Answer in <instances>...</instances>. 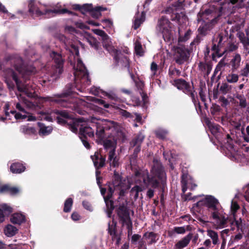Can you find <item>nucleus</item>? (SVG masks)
I'll return each mask as SVG.
<instances>
[{
    "label": "nucleus",
    "mask_w": 249,
    "mask_h": 249,
    "mask_svg": "<svg viewBox=\"0 0 249 249\" xmlns=\"http://www.w3.org/2000/svg\"><path fill=\"white\" fill-rule=\"evenodd\" d=\"M157 179L163 182L166 179V174L160 162L157 159H154L150 175H148L147 170L142 173H136L134 180L136 184L131 189L130 195L134 196L135 199H137L139 193L145 190L149 185L153 188L157 187L159 184Z\"/></svg>",
    "instance_id": "nucleus-1"
},
{
    "label": "nucleus",
    "mask_w": 249,
    "mask_h": 249,
    "mask_svg": "<svg viewBox=\"0 0 249 249\" xmlns=\"http://www.w3.org/2000/svg\"><path fill=\"white\" fill-rule=\"evenodd\" d=\"M93 127H95L96 135L102 139L104 137V133L106 131L111 130L110 133L113 141L110 139L107 140L104 143L106 149L110 148L108 153V161L111 166L118 167L119 165V158L116 155L115 150V144L117 140L122 135L120 126L115 122L111 121H99L95 123H92Z\"/></svg>",
    "instance_id": "nucleus-2"
},
{
    "label": "nucleus",
    "mask_w": 249,
    "mask_h": 249,
    "mask_svg": "<svg viewBox=\"0 0 249 249\" xmlns=\"http://www.w3.org/2000/svg\"><path fill=\"white\" fill-rule=\"evenodd\" d=\"M57 37L64 43L66 49L69 51L76 61V64L73 66L74 81L77 88L79 89V86H80L81 90H83L90 84V81L87 70L79 58L78 49L63 35H58Z\"/></svg>",
    "instance_id": "nucleus-3"
},
{
    "label": "nucleus",
    "mask_w": 249,
    "mask_h": 249,
    "mask_svg": "<svg viewBox=\"0 0 249 249\" xmlns=\"http://www.w3.org/2000/svg\"><path fill=\"white\" fill-rule=\"evenodd\" d=\"M198 206H205L208 208L211 218L217 230L224 228L227 226L228 218L222 209L218 200L212 196H206L199 200Z\"/></svg>",
    "instance_id": "nucleus-4"
},
{
    "label": "nucleus",
    "mask_w": 249,
    "mask_h": 249,
    "mask_svg": "<svg viewBox=\"0 0 249 249\" xmlns=\"http://www.w3.org/2000/svg\"><path fill=\"white\" fill-rule=\"evenodd\" d=\"M8 76L12 77L13 80L16 82L18 90L22 92V94L18 96L19 102L16 105V107L19 111L24 113H26L24 107L26 106L28 108H32L34 104L26 99L23 96L26 95L30 98H35L36 96L35 87L30 86L28 84H22L18 79L15 72L13 70H10L8 72Z\"/></svg>",
    "instance_id": "nucleus-5"
},
{
    "label": "nucleus",
    "mask_w": 249,
    "mask_h": 249,
    "mask_svg": "<svg viewBox=\"0 0 249 249\" xmlns=\"http://www.w3.org/2000/svg\"><path fill=\"white\" fill-rule=\"evenodd\" d=\"M114 180L113 183L108 186V194L107 196H105L106 189L103 188H101V194L104 196V200L107 206V213L108 217H110L112 211L114 209L113 204L112 200H110L114 192L118 193L120 196L123 195L125 191L130 187L124 188L121 182L120 177L118 174L115 172L114 173Z\"/></svg>",
    "instance_id": "nucleus-6"
},
{
    "label": "nucleus",
    "mask_w": 249,
    "mask_h": 249,
    "mask_svg": "<svg viewBox=\"0 0 249 249\" xmlns=\"http://www.w3.org/2000/svg\"><path fill=\"white\" fill-rule=\"evenodd\" d=\"M92 124H88L85 122H83L81 119L75 121L70 126V129L73 133H77L79 130V137L83 145L87 149L90 148V144L87 140V137H92L94 136L93 129Z\"/></svg>",
    "instance_id": "nucleus-7"
},
{
    "label": "nucleus",
    "mask_w": 249,
    "mask_h": 249,
    "mask_svg": "<svg viewBox=\"0 0 249 249\" xmlns=\"http://www.w3.org/2000/svg\"><path fill=\"white\" fill-rule=\"evenodd\" d=\"M29 12L34 17H39L43 15H47L48 17L53 16L54 14H64L72 13L66 9L48 10L45 5L41 4L37 0H30L29 2Z\"/></svg>",
    "instance_id": "nucleus-8"
},
{
    "label": "nucleus",
    "mask_w": 249,
    "mask_h": 249,
    "mask_svg": "<svg viewBox=\"0 0 249 249\" xmlns=\"http://www.w3.org/2000/svg\"><path fill=\"white\" fill-rule=\"evenodd\" d=\"M70 93V92L65 93L62 95H58L56 98L47 97L46 99L48 101L56 102L62 107L71 108L75 110L80 106L85 105V102L81 100L69 97Z\"/></svg>",
    "instance_id": "nucleus-9"
},
{
    "label": "nucleus",
    "mask_w": 249,
    "mask_h": 249,
    "mask_svg": "<svg viewBox=\"0 0 249 249\" xmlns=\"http://www.w3.org/2000/svg\"><path fill=\"white\" fill-rule=\"evenodd\" d=\"M214 15V12L211 10H206L202 13L201 19L199 20H204V23L201 25L198 28V31L202 36H205L212 28V26L216 22V18Z\"/></svg>",
    "instance_id": "nucleus-10"
},
{
    "label": "nucleus",
    "mask_w": 249,
    "mask_h": 249,
    "mask_svg": "<svg viewBox=\"0 0 249 249\" xmlns=\"http://www.w3.org/2000/svg\"><path fill=\"white\" fill-rule=\"evenodd\" d=\"M51 56L54 60L55 65L52 68L50 72L51 78L49 81H53L59 77L63 72V61L61 56L54 52L51 53Z\"/></svg>",
    "instance_id": "nucleus-11"
},
{
    "label": "nucleus",
    "mask_w": 249,
    "mask_h": 249,
    "mask_svg": "<svg viewBox=\"0 0 249 249\" xmlns=\"http://www.w3.org/2000/svg\"><path fill=\"white\" fill-rule=\"evenodd\" d=\"M170 22L165 17L160 18L158 21L157 30L161 33L165 41H169L172 38Z\"/></svg>",
    "instance_id": "nucleus-12"
},
{
    "label": "nucleus",
    "mask_w": 249,
    "mask_h": 249,
    "mask_svg": "<svg viewBox=\"0 0 249 249\" xmlns=\"http://www.w3.org/2000/svg\"><path fill=\"white\" fill-rule=\"evenodd\" d=\"M11 63L14 65L15 68L23 78H26V75L34 73L35 68L33 67H26L21 66L22 60L20 56L17 55L11 59Z\"/></svg>",
    "instance_id": "nucleus-13"
},
{
    "label": "nucleus",
    "mask_w": 249,
    "mask_h": 249,
    "mask_svg": "<svg viewBox=\"0 0 249 249\" xmlns=\"http://www.w3.org/2000/svg\"><path fill=\"white\" fill-rule=\"evenodd\" d=\"M74 8L79 9L84 14L87 12H90L91 16L96 18H98L101 16L100 11L106 10V8L101 6L96 7L93 9L92 5L88 4H84L82 6L76 5L74 6Z\"/></svg>",
    "instance_id": "nucleus-14"
},
{
    "label": "nucleus",
    "mask_w": 249,
    "mask_h": 249,
    "mask_svg": "<svg viewBox=\"0 0 249 249\" xmlns=\"http://www.w3.org/2000/svg\"><path fill=\"white\" fill-rule=\"evenodd\" d=\"M119 216L123 221L124 224L126 225L128 229V235L132 234V222L129 216L128 212L124 207H120L118 211Z\"/></svg>",
    "instance_id": "nucleus-15"
},
{
    "label": "nucleus",
    "mask_w": 249,
    "mask_h": 249,
    "mask_svg": "<svg viewBox=\"0 0 249 249\" xmlns=\"http://www.w3.org/2000/svg\"><path fill=\"white\" fill-rule=\"evenodd\" d=\"M227 3H223L220 8L221 12H226V11L232 12L233 10L230 8L232 7L233 8L235 7L241 8L244 6V0H226Z\"/></svg>",
    "instance_id": "nucleus-16"
},
{
    "label": "nucleus",
    "mask_w": 249,
    "mask_h": 249,
    "mask_svg": "<svg viewBox=\"0 0 249 249\" xmlns=\"http://www.w3.org/2000/svg\"><path fill=\"white\" fill-rule=\"evenodd\" d=\"M103 45L104 48L110 54L114 55V58L118 63H121L119 60L120 52L116 50L112 45V42L108 36L107 38L103 40Z\"/></svg>",
    "instance_id": "nucleus-17"
},
{
    "label": "nucleus",
    "mask_w": 249,
    "mask_h": 249,
    "mask_svg": "<svg viewBox=\"0 0 249 249\" xmlns=\"http://www.w3.org/2000/svg\"><path fill=\"white\" fill-rule=\"evenodd\" d=\"M189 52L184 47H178L176 52V61L177 63L181 64L187 60L189 57Z\"/></svg>",
    "instance_id": "nucleus-18"
},
{
    "label": "nucleus",
    "mask_w": 249,
    "mask_h": 249,
    "mask_svg": "<svg viewBox=\"0 0 249 249\" xmlns=\"http://www.w3.org/2000/svg\"><path fill=\"white\" fill-rule=\"evenodd\" d=\"M182 190L185 193L187 188L194 189L196 185L194 183L192 178L187 175H183L182 177Z\"/></svg>",
    "instance_id": "nucleus-19"
},
{
    "label": "nucleus",
    "mask_w": 249,
    "mask_h": 249,
    "mask_svg": "<svg viewBox=\"0 0 249 249\" xmlns=\"http://www.w3.org/2000/svg\"><path fill=\"white\" fill-rule=\"evenodd\" d=\"M174 85L179 89H181L184 92L189 94L190 93L192 97L194 96V93L191 91V88L189 84L184 80L177 79L174 81Z\"/></svg>",
    "instance_id": "nucleus-20"
},
{
    "label": "nucleus",
    "mask_w": 249,
    "mask_h": 249,
    "mask_svg": "<svg viewBox=\"0 0 249 249\" xmlns=\"http://www.w3.org/2000/svg\"><path fill=\"white\" fill-rule=\"evenodd\" d=\"M193 234L189 233L188 235L182 238L181 240H179L175 245V248L176 249H183L184 248L187 247L189 244L191 239L192 238Z\"/></svg>",
    "instance_id": "nucleus-21"
},
{
    "label": "nucleus",
    "mask_w": 249,
    "mask_h": 249,
    "mask_svg": "<svg viewBox=\"0 0 249 249\" xmlns=\"http://www.w3.org/2000/svg\"><path fill=\"white\" fill-rule=\"evenodd\" d=\"M241 57L239 53L235 54L230 61L232 72L237 70L241 65Z\"/></svg>",
    "instance_id": "nucleus-22"
},
{
    "label": "nucleus",
    "mask_w": 249,
    "mask_h": 249,
    "mask_svg": "<svg viewBox=\"0 0 249 249\" xmlns=\"http://www.w3.org/2000/svg\"><path fill=\"white\" fill-rule=\"evenodd\" d=\"M26 220L25 216L21 213H15L11 215V222L15 224L20 225Z\"/></svg>",
    "instance_id": "nucleus-23"
},
{
    "label": "nucleus",
    "mask_w": 249,
    "mask_h": 249,
    "mask_svg": "<svg viewBox=\"0 0 249 249\" xmlns=\"http://www.w3.org/2000/svg\"><path fill=\"white\" fill-rule=\"evenodd\" d=\"M98 153H95L94 156H91V158L94 163V166L96 168L103 167L105 163V159L103 158H98Z\"/></svg>",
    "instance_id": "nucleus-24"
},
{
    "label": "nucleus",
    "mask_w": 249,
    "mask_h": 249,
    "mask_svg": "<svg viewBox=\"0 0 249 249\" xmlns=\"http://www.w3.org/2000/svg\"><path fill=\"white\" fill-rule=\"evenodd\" d=\"M144 139V136L142 135H139L137 138H136L134 140H133L131 142V144L133 146H136L135 152H139L140 151V145Z\"/></svg>",
    "instance_id": "nucleus-25"
},
{
    "label": "nucleus",
    "mask_w": 249,
    "mask_h": 249,
    "mask_svg": "<svg viewBox=\"0 0 249 249\" xmlns=\"http://www.w3.org/2000/svg\"><path fill=\"white\" fill-rule=\"evenodd\" d=\"M145 20V14L142 12L141 14H137L135 17L133 27L137 29Z\"/></svg>",
    "instance_id": "nucleus-26"
},
{
    "label": "nucleus",
    "mask_w": 249,
    "mask_h": 249,
    "mask_svg": "<svg viewBox=\"0 0 249 249\" xmlns=\"http://www.w3.org/2000/svg\"><path fill=\"white\" fill-rule=\"evenodd\" d=\"M84 39L95 50H98L99 43L95 38L88 34H86L84 36Z\"/></svg>",
    "instance_id": "nucleus-27"
},
{
    "label": "nucleus",
    "mask_w": 249,
    "mask_h": 249,
    "mask_svg": "<svg viewBox=\"0 0 249 249\" xmlns=\"http://www.w3.org/2000/svg\"><path fill=\"white\" fill-rule=\"evenodd\" d=\"M4 231L7 236L12 237L16 234L18 229L15 226L8 224L5 227Z\"/></svg>",
    "instance_id": "nucleus-28"
},
{
    "label": "nucleus",
    "mask_w": 249,
    "mask_h": 249,
    "mask_svg": "<svg viewBox=\"0 0 249 249\" xmlns=\"http://www.w3.org/2000/svg\"><path fill=\"white\" fill-rule=\"evenodd\" d=\"M207 235L212 239L213 245H217L219 243L218 234L217 232L212 230H208Z\"/></svg>",
    "instance_id": "nucleus-29"
},
{
    "label": "nucleus",
    "mask_w": 249,
    "mask_h": 249,
    "mask_svg": "<svg viewBox=\"0 0 249 249\" xmlns=\"http://www.w3.org/2000/svg\"><path fill=\"white\" fill-rule=\"evenodd\" d=\"M25 167L21 164L16 163L12 164L10 166V171L15 174H19L25 170Z\"/></svg>",
    "instance_id": "nucleus-30"
},
{
    "label": "nucleus",
    "mask_w": 249,
    "mask_h": 249,
    "mask_svg": "<svg viewBox=\"0 0 249 249\" xmlns=\"http://www.w3.org/2000/svg\"><path fill=\"white\" fill-rule=\"evenodd\" d=\"M38 125L40 128L39 131V134L40 135H48L51 133L52 131V128L51 126H46L40 123H38Z\"/></svg>",
    "instance_id": "nucleus-31"
},
{
    "label": "nucleus",
    "mask_w": 249,
    "mask_h": 249,
    "mask_svg": "<svg viewBox=\"0 0 249 249\" xmlns=\"http://www.w3.org/2000/svg\"><path fill=\"white\" fill-rule=\"evenodd\" d=\"M243 237V235L241 233H238L234 236H232L228 243V246L230 247H232L234 245H237L238 241L241 240Z\"/></svg>",
    "instance_id": "nucleus-32"
},
{
    "label": "nucleus",
    "mask_w": 249,
    "mask_h": 249,
    "mask_svg": "<svg viewBox=\"0 0 249 249\" xmlns=\"http://www.w3.org/2000/svg\"><path fill=\"white\" fill-rule=\"evenodd\" d=\"M20 131L25 134L31 135L36 132L35 129L33 127H28L26 125H23L20 127Z\"/></svg>",
    "instance_id": "nucleus-33"
},
{
    "label": "nucleus",
    "mask_w": 249,
    "mask_h": 249,
    "mask_svg": "<svg viewBox=\"0 0 249 249\" xmlns=\"http://www.w3.org/2000/svg\"><path fill=\"white\" fill-rule=\"evenodd\" d=\"M208 125L212 133L214 135H216L220 130V126L218 124L210 122H208Z\"/></svg>",
    "instance_id": "nucleus-34"
},
{
    "label": "nucleus",
    "mask_w": 249,
    "mask_h": 249,
    "mask_svg": "<svg viewBox=\"0 0 249 249\" xmlns=\"http://www.w3.org/2000/svg\"><path fill=\"white\" fill-rule=\"evenodd\" d=\"M239 76L237 74L233 73H229L226 77L227 81L230 83H236L238 81Z\"/></svg>",
    "instance_id": "nucleus-35"
},
{
    "label": "nucleus",
    "mask_w": 249,
    "mask_h": 249,
    "mask_svg": "<svg viewBox=\"0 0 249 249\" xmlns=\"http://www.w3.org/2000/svg\"><path fill=\"white\" fill-rule=\"evenodd\" d=\"M73 200L71 198L67 199L64 203V212L68 213L71 211Z\"/></svg>",
    "instance_id": "nucleus-36"
},
{
    "label": "nucleus",
    "mask_w": 249,
    "mask_h": 249,
    "mask_svg": "<svg viewBox=\"0 0 249 249\" xmlns=\"http://www.w3.org/2000/svg\"><path fill=\"white\" fill-rule=\"evenodd\" d=\"M179 37L178 38V41L180 42H184V41H187V40H188L189 39V38L191 36L192 32L191 30H188V31H187L185 32L184 36H183L181 35L179 32Z\"/></svg>",
    "instance_id": "nucleus-37"
},
{
    "label": "nucleus",
    "mask_w": 249,
    "mask_h": 249,
    "mask_svg": "<svg viewBox=\"0 0 249 249\" xmlns=\"http://www.w3.org/2000/svg\"><path fill=\"white\" fill-rule=\"evenodd\" d=\"M135 51L137 55L142 56L143 53V51L142 47L141 44L136 41L135 43Z\"/></svg>",
    "instance_id": "nucleus-38"
},
{
    "label": "nucleus",
    "mask_w": 249,
    "mask_h": 249,
    "mask_svg": "<svg viewBox=\"0 0 249 249\" xmlns=\"http://www.w3.org/2000/svg\"><path fill=\"white\" fill-rule=\"evenodd\" d=\"M144 236L149 240V243L150 244L156 242V234L152 232L145 233Z\"/></svg>",
    "instance_id": "nucleus-39"
},
{
    "label": "nucleus",
    "mask_w": 249,
    "mask_h": 249,
    "mask_svg": "<svg viewBox=\"0 0 249 249\" xmlns=\"http://www.w3.org/2000/svg\"><path fill=\"white\" fill-rule=\"evenodd\" d=\"M239 208V206L238 204L235 201L232 200L231 202V211L234 218H235V213Z\"/></svg>",
    "instance_id": "nucleus-40"
},
{
    "label": "nucleus",
    "mask_w": 249,
    "mask_h": 249,
    "mask_svg": "<svg viewBox=\"0 0 249 249\" xmlns=\"http://www.w3.org/2000/svg\"><path fill=\"white\" fill-rule=\"evenodd\" d=\"M240 75L243 76H248L249 74V63H246L243 68L240 71Z\"/></svg>",
    "instance_id": "nucleus-41"
},
{
    "label": "nucleus",
    "mask_w": 249,
    "mask_h": 249,
    "mask_svg": "<svg viewBox=\"0 0 249 249\" xmlns=\"http://www.w3.org/2000/svg\"><path fill=\"white\" fill-rule=\"evenodd\" d=\"M167 133V130L163 129H159L156 131V135L160 139H164Z\"/></svg>",
    "instance_id": "nucleus-42"
},
{
    "label": "nucleus",
    "mask_w": 249,
    "mask_h": 249,
    "mask_svg": "<svg viewBox=\"0 0 249 249\" xmlns=\"http://www.w3.org/2000/svg\"><path fill=\"white\" fill-rule=\"evenodd\" d=\"M8 194L14 196L18 194L20 192V189L16 187H12L9 185Z\"/></svg>",
    "instance_id": "nucleus-43"
},
{
    "label": "nucleus",
    "mask_w": 249,
    "mask_h": 249,
    "mask_svg": "<svg viewBox=\"0 0 249 249\" xmlns=\"http://www.w3.org/2000/svg\"><path fill=\"white\" fill-rule=\"evenodd\" d=\"M231 230H233L234 229V226L239 229L241 226V218H239V220H234V221L231 222Z\"/></svg>",
    "instance_id": "nucleus-44"
},
{
    "label": "nucleus",
    "mask_w": 249,
    "mask_h": 249,
    "mask_svg": "<svg viewBox=\"0 0 249 249\" xmlns=\"http://www.w3.org/2000/svg\"><path fill=\"white\" fill-rule=\"evenodd\" d=\"M93 32L95 34L101 36L102 37V40L105 38H107V36H108L104 31L101 30L95 29L93 30Z\"/></svg>",
    "instance_id": "nucleus-45"
},
{
    "label": "nucleus",
    "mask_w": 249,
    "mask_h": 249,
    "mask_svg": "<svg viewBox=\"0 0 249 249\" xmlns=\"http://www.w3.org/2000/svg\"><path fill=\"white\" fill-rule=\"evenodd\" d=\"M0 207L4 212H7L8 213H10L12 212V208L6 204L2 203L0 204Z\"/></svg>",
    "instance_id": "nucleus-46"
},
{
    "label": "nucleus",
    "mask_w": 249,
    "mask_h": 249,
    "mask_svg": "<svg viewBox=\"0 0 249 249\" xmlns=\"http://www.w3.org/2000/svg\"><path fill=\"white\" fill-rule=\"evenodd\" d=\"M173 230L178 234H184L186 231L184 227H176L174 228Z\"/></svg>",
    "instance_id": "nucleus-47"
},
{
    "label": "nucleus",
    "mask_w": 249,
    "mask_h": 249,
    "mask_svg": "<svg viewBox=\"0 0 249 249\" xmlns=\"http://www.w3.org/2000/svg\"><path fill=\"white\" fill-rule=\"evenodd\" d=\"M11 113H12L13 114H15V117L17 119H25L27 118V115H25V114L23 115L19 113H17L15 111H11Z\"/></svg>",
    "instance_id": "nucleus-48"
},
{
    "label": "nucleus",
    "mask_w": 249,
    "mask_h": 249,
    "mask_svg": "<svg viewBox=\"0 0 249 249\" xmlns=\"http://www.w3.org/2000/svg\"><path fill=\"white\" fill-rule=\"evenodd\" d=\"M9 185H4L0 186V193H1V194H3V193L8 194L9 190Z\"/></svg>",
    "instance_id": "nucleus-49"
},
{
    "label": "nucleus",
    "mask_w": 249,
    "mask_h": 249,
    "mask_svg": "<svg viewBox=\"0 0 249 249\" xmlns=\"http://www.w3.org/2000/svg\"><path fill=\"white\" fill-rule=\"evenodd\" d=\"M237 98L240 101V105L242 107H245L246 106V101L244 97L242 95H238Z\"/></svg>",
    "instance_id": "nucleus-50"
},
{
    "label": "nucleus",
    "mask_w": 249,
    "mask_h": 249,
    "mask_svg": "<svg viewBox=\"0 0 249 249\" xmlns=\"http://www.w3.org/2000/svg\"><path fill=\"white\" fill-rule=\"evenodd\" d=\"M157 69V65L155 63L152 62L151 65V71L152 72V76H154L156 74Z\"/></svg>",
    "instance_id": "nucleus-51"
},
{
    "label": "nucleus",
    "mask_w": 249,
    "mask_h": 249,
    "mask_svg": "<svg viewBox=\"0 0 249 249\" xmlns=\"http://www.w3.org/2000/svg\"><path fill=\"white\" fill-rule=\"evenodd\" d=\"M83 206L86 209L89 211H92L93 210L91 204L87 201H84L83 202Z\"/></svg>",
    "instance_id": "nucleus-52"
},
{
    "label": "nucleus",
    "mask_w": 249,
    "mask_h": 249,
    "mask_svg": "<svg viewBox=\"0 0 249 249\" xmlns=\"http://www.w3.org/2000/svg\"><path fill=\"white\" fill-rule=\"evenodd\" d=\"M225 65V63L223 59L221 60L217 64L215 71H220L221 68L224 67Z\"/></svg>",
    "instance_id": "nucleus-53"
},
{
    "label": "nucleus",
    "mask_w": 249,
    "mask_h": 249,
    "mask_svg": "<svg viewBox=\"0 0 249 249\" xmlns=\"http://www.w3.org/2000/svg\"><path fill=\"white\" fill-rule=\"evenodd\" d=\"M229 232V229L224 230L222 231H221V237L223 239V242H222L223 245L225 244V243H226V239L225 238L224 235H227L228 234Z\"/></svg>",
    "instance_id": "nucleus-54"
},
{
    "label": "nucleus",
    "mask_w": 249,
    "mask_h": 249,
    "mask_svg": "<svg viewBox=\"0 0 249 249\" xmlns=\"http://www.w3.org/2000/svg\"><path fill=\"white\" fill-rule=\"evenodd\" d=\"M208 64H205L202 62H200L199 64L198 67L200 71L203 72H205L206 69L207 68Z\"/></svg>",
    "instance_id": "nucleus-55"
},
{
    "label": "nucleus",
    "mask_w": 249,
    "mask_h": 249,
    "mask_svg": "<svg viewBox=\"0 0 249 249\" xmlns=\"http://www.w3.org/2000/svg\"><path fill=\"white\" fill-rule=\"evenodd\" d=\"M71 218L74 221H77L80 219V215L77 213H73L71 214Z\"/></svg>",
    "instance_id": "nucleus-56"
},
{
    "label": "nucleus",
    "mask_w": 249,
    "mask_h": 249,
    "mask_svg": "<svg viewBox=\"0 0 249 249\" xmlns=\"http://www.w3.org/2000/svg\"><path fill=\"white\" fill-rule=\"evenodd\" d=\"M141 236L138 234H134L131 238V242L133 243H135L140 239Z\"/></svg>",
    "instance_id": "nucleus-57"
},
{
    "label": "nucleus",
    "mask_w": 249,
    "mask_h": 249,
    "mask_svg": "<svg viewBox=\"0 0 249 249\" xmlns=\"http://www.w3.org/2000/svg\"><path fill=\"white\" fill-rule=\"evenodd\" d=\"M182 6V2L181 1H178L175 4L173 5L174 9L177 10L181 8Z\"/></svg>",
    "instance_id": "nucleus-58"
},
{
    "label": "nucleus",
    "mask_w": 249,
    "mask_h": 249,
    "mask_svg": "<svg viewBox=\"0 0 249 249\" xmlns=\"http://www.w3.org/2000/svg\"><path fill=\"white\" fill-rule=\"evenodd\" d=\"M108 232L109 233V234L111 235H113L115 234V231H114V227L112 225L110 226L109 223H108Z\"/></svg>",
    "instance_id": "nucleus-59"
},
{
    "label": "nucleus",
    "mask_w": 249,
    "mask_h": 249,
    "mask_svg": "<svg viewBox=\"0 0 249 249\" xmlns=\"http://www.w3.org/2000/svg\"><path fill=\"white\" fill-rule=\"evenodd\" d=\"M67 32L72 34L75 32V29L71 26H67L65 28Z\"/></svg>",
    "instance_id": "nucleus-60"
},
{
    "label": "nucleus",
    "mask_w": 249,
    "mask_h": 249,
    "mask_svg": "<svg viewBox=\"0 0 249 249\" xmlns=\"http://www.w3.org/2000/svg\"><path fill=\"white\" fill-rule=\"evenodd\" d=\"M241 42L243 44L244 47H246L247 46H249V37H246Z\"/></svg>",
    "instance_id": "nucleus-61"
},
{
    "label": "nucleus",
    "mask_w": 249,
    "mask_h": 249,
    "mask_svg": "<svg viewBox=\"0 0 249 249\" xmlns=\"http://www.w3.org/2000/svg\"><path fill=\"white\" fill-rule=\"evenodd\" d=\"M5 220V215L2 210L0 209V223L3 222Z\"/></svg>",
    "instance_id": "nucleus-62"
},
{
    "label": "nucleus",
    "mask_w": 249,
    "mask_h": 249,
    "mask_svg": "<svg viewBox=\"0 0 249 249\" xmlns=\"http://www.w3.org/2000/svg\"><path fill=\"white\" fill-rule=\"evenodd\" d=\"M223 40V37L221 35H219L217 38L216 39V42H217V45H220Z\"/></svg>",
    "instance_id": "nucleus-63"
},
{
    "label": "nucleus",
    "mask_w": 249,
    "mask_h": 249,
    "mask_svg": "<svg viewBox=\"0 0 249 249\" xmlns=\"http://www.w3.org/2000/svg\"><path fill=\"white\" fill-rule=\"evenodd\" d=\"M147 196L149 198H152L154 196V191L152 189H149L147 192Z\"/></svg>",
    "instance_id": "nucleus-64"
}]
</instances>
